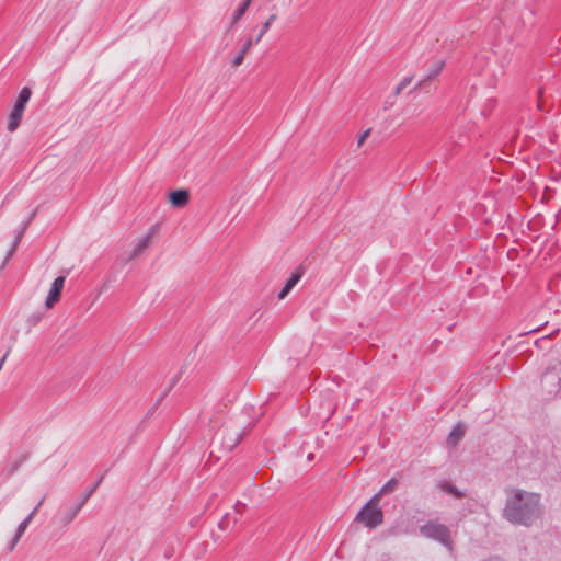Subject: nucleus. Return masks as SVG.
I'll list each match as a JSON object with an SVG mask.
<instances>
[{
  "label": "nucleus",
  "mask_w": 561,
  "mask_h": 561,
  "mask_svg": "<svg viewBox=\"0 0 561 561\" xmlns=\"http://www.w3.org/2000/svg\"><path fill=\"white\" fill-rule=\"evenodd\" d=\"M443 65H444V62H443V61H439V62H438V65H437V69H436V71H435L434 76H436V75L442 70Z\"/></svg>",
  "instance_id": "nucleus-23"
},
{
  "label": "nucleus",
  "mask_w": 561,
  "mask_h": 561,
  "mask_svg": "<svg viewBox=\"0 0 561 561\" xmlns=\"http://www.w3.org/2000/svg\"><path fill=\"white\" fill-rule=\"evenodd\" d=\"M442 489L447 491L448 493H451V494H455V495L459 496V494L450 485L442 484Z\"/></svg>",
  "instance_id": "nucleus-20"
},
{
  "label": "nucleus",
  "mask_w": 561,
  "mask_h": 561,
  "mask_svg": "<svg viewBox=\"0 0 561 561\" xmlns=\"http://www.w3.org/2000/svg\"><path fill=\"white\" fill-rule=\"evenodd\" d=\"M159 226L154 225L149 228L147 233L142 236L138 241L137 244L133 251V256L140 255L152 243L153 238L158 233Z\"/></svg>",
  "instance_id": "nucleus-6"
},
{
  "label": "nucleus",
  "mask_w": 561,
  "mask_h": 561,
  "mask_svg": "<svg viewBox=\"0 0 561 561\" xmlns=\"http://www.w3.org/2000/svg\"><path fill=\"white\" fill-rule=\"evenodd\" d=\"M378 496H373L369 502L358 512L355 520L367 528H375L383 520V514L379 506Z\"/></svg>",
  "instance_id": "nucleus-2"
},
{
  "label": "nucleus",
  "mask_w": 561,
  "mask_h": 561,
  "mask_svg": "<svg viewBox=\"0 0 561 561\" xmlns=\"http://www.w3.org/2000/svg\"><path fill=\"white\" fill-rule=\"evenodd\" d=\"M465 435V426L461 423H458L453 431L450 432L447 443L450 446H456L457 443Z\"/></svg>",
  "instance_id": "nucleus-11"
},
{
  "label": "nucleus",
  "mask_w": 561,
  "mask_h": 561,
  "mask_svg": "<svg viewBox=\"0 0 561 561\" xmlns=\"http://www.w3.org/2000/svg\"><path fill=\"white\" fill-rule=\"evenodd\" d=\"M300 278H301L300 272L293 273L290 275V277L287 279L284 288L279 293L278 298L284 299L289 294V291L296 286V284L300 280Z\"/></svg>",
  "instance_id": "nucleus-10"
},
{
  "label": "nucleus",
  "mask_w": 561,
  "mask_h": 561,
  "mask_svg": "<svg viewBox=\"0 0 561 561\" xmlns=\"http://www.w3.org/2000/svg\"><path fill=\"white\" fill-rule=\"evenodd\" d=\"M421 533L426 537L435 538L444 545H448L449 534L448 529L444 525L428 523L421 528Z\"/></svg>",
  "instance_id": "nucleus-3"
},
{
  "label": "nucleus",
  "mask_w": 561,
  "mask_h": 561,
  "mask_svg": "<svg viewBox=\"0 0 561 561\" xmlns=\"http://www.w3.org/2000/svg\"><path fill=\"white\" fill-rule=\"evenodd\" d=\"M275 19H276V15L273 14L265 21L257 38L255 39V43H259L262 39V37L265 35V33L270 30V27H271L272 23L275 21Z\"/></svg>",
  "instance_id": "nucleus-15"
},
{
  "label": "nucleus",
  "mask_w": 561,
  "mask_h": 561,
  "mask_svg": "<svg viewBox=\"0 0 561 561\" xmlns=\"http://www.w3.org/2000/svg\"><path fill=\"white\" fill-rule=\"evenodd\" d=\"M88 496L89 495L83 496L79 503L73 504L72 506H70L69 508H67L65 512H62L60 514V523L62 525H68L76 518V516L80 512L81 507L85 503Z\"/></svg>",
  "instance_id": "nucleus-8"
},
{
  "label": "nucleus",
  "mask_w": 561,
  "mask_h": 561,
  "mask_svg": "<svg viewBox=\"0 0 561 561\" xmlns=\"http://www.w3.org/2000/svg\"><path fill=\"white\" fill-rule=\"evenodd\" d=\"M244 57H245V54H242L241 51H239V53L234 56V58L232 59V61H231V66H232V68H234V69H236V68L240 67V66L243 64V61H244Z\"/></svg>",
  "instance_id": "nucleus-16"
},
{
  "label": "nucleus",
  "mask_w": 561,
  "mask_h": 561,
  "mask_svg": "<svg viewBox=\"0 0 561 561\" xmlns=\"http://www.w3.org/2000/svg\"><path fill=\"white\" fill-rule=\"evenodd\" d=\"M42 504V501L38 503V505L27 515V517L19 525L18 527V530L13 537V539L9 542L8 545V550L9 552H12L16 546V543L19 542L20 538L22 537V535L24 534V531L26 530V528L28 527L30 523L32 522V519L34 518L36 512H37V508L41 506Z\"/></svg>",
  "instance_id": "nucleus-7"
},
{
  "label": "nucleus",
  "mask_w": 561,
  "mask_h": 561,
  "mask_svg": "<svg viewBox=\"0 0 561 561\" xmlns=\"http://www.w3.org/2000/svg\"><path fill=\"white\" fill-rule=\"evenodd\" d=\"M25 106H26V102H22V101H21V100H19V99L16 100L15 105H14V107H15V108H20V110H22L23 112H24V110H25Z\"/></svg>",
  "instance_id": "nucleus-21"
},
{
  "label": "nucleus",
  "mask_w": 561,
  "mask_h": 561,
  "mask_svg": "<svg viewBox=\"0 0 561 561\" xmlns=\"http://www.w3.org/2000/svg\"><path fill=\"white\" fill-rule=\"evenodd\" d=\"M169 203L174 207H184L190 199V194L186 190H176L169 194Z\"/></svg>",
  "instance_id": "nucleus-9"
},
{
  "label": "nucleus",
  "mask_w": 561,
  "mask_h": 561,
  "mask_svg": "<svg viewBox=\"0 0 561 561\" xmlns=\"http://www.w3.org/2000/svg\"><path fill=\"white\" fill-rule=\"evenodd\" d=\"M23 111L20 110V108H13L10 117H9V121H8V129L10 131H14L18 126L20 125L21 121H22V117H23Z\"/></svg>",
  "instance_id": "nucleus-12"
},
{
  "label": "nucleus",
  "mask_w": 561,
  "mask_h": 561,
  "mask_svg": "<svg viewBox=\"0 0 561 561\" xmlns=\"http://www.w3.org/2000/svg\"><path fill=\"white\" fill-rule=\"evenodd\" d=\"M9 353H10V351H8V352L3 355V357L0 359V370L2 369V367H3V365H4V363H5V360H7L8 356H9Z\"/></svg>",
  "instance_id": "nucleus-22"
},
{
  "label": "nucleus",
  "mask_w": 561,
  "mask_h": 561,
  "mask_svg": "<svg viewBox=\"0 0 561 561\" xmlns=\"http://www.w3.org/2000/svg\"><path fill=\"white\" fill-rule=\"evenodd\" d=\"M31 89L25 87L23 88L21 91H20V94H19V100H21L22 102H28L30 98H31Z\"/></svg>",
  "instance_id": "nucleus-18"
},
{
  "label": "nucleus",
  "mask_w": 561,
  "mask_h": 561,
  "mask_svg": "<svg viewBox=\"0 0 561 561\" xmlns=\"http://www.w3.org/2000/svg\"><path fill=\"white\" fill-rule=\"evenodd\" d=\"M252 46H253V41H252L251 38H248V39L243 43V45H242V47H241L240 51H241L242 54H245V55H247V54H248V51L252 48Z\"/></svg>",
  "instance_id": "nucleus-19"
},
{
  "label": "nucleus",
  "mask_w": 561,
  "mask_h": 561,
  "mask_svg": "<svg viewBox=\"0 0 561 561\" xmlns=\"http://www.w3.org/2000/svg\"><path fill=\"white\" fill-rule=\"evenodd\" d=\"M370 131H371V129H370V128H367V129H365V130H364V131L358 136V138H357V144H356V145H357V148H360V147L365 144V141L367 140V138H368V137H369V135H370Z\"/></svg>",
  "instance_id": "nucleus-17"
},
{
  "label": "nucleus",
  "mask_w": 561,
  "mask_h": 561,
  "mask_svg": "<svg viewBox=\"0 0 561 561\" xmlns=\"http://www.w3.org/2000/svg\"><path fill=\"white\" fill-rule=\"evenodd\" d=\"M504 513L513 523L529 525L540 514L539 495L515 490L508 497Z\"/></svg>",
  "instance_id": "nucleus-1"
},
{
  "label": "nucleus",
  "mask_w": 561,
  "mask_h": 561,
  "mask_svg": "<svg viewBox=\"0 0 561 561\" xmlns=\"http://www.w3.org/2000/svg\"><path fill=\"white\" fill-rule=\"evenodd\" d=\"M65 285V277L58 276L54 279L51 283V286L49 288L48 295L45 300V307L47 309H51L59 300L61 296V290Z\"/></svg>",
  "instance_id": "nucleus-5"
},
{
  "label": "nucleus",
  "mask_w": 561,
  "mask_h": 561,
  "mask_svg": "<svg viewBox=\"0 0 561 561\" xmlns=\"http://www.w3.org/2000/svg\"><path fill=\"white\" fill-rule=\"evenodd\" d=\"M397 479H390L374 496H378V500H381L383 495L392 493L397 489Z\"/></svg>",
  "instance_id": "nucleus-14"
},
{
  "label": "nucleus",
  "mask_w": 561,
  "mask_h": 561,
  "mask_svg": "<svg viewBox=\"0 0 561 561\" xmlns=\"http://www.w3.org/2000/svg\"><path fill=\"white\" fill-rule=\"evenodd\" d=\"M251 2L252 0H244L243 3L233 12L230 23L231 26H234L241 20Z\"/></svg>",
  "instance_id": "nucleus-13"
},
{
  "label": "nucleus",
  "mask_w": 561,
  "mask_h": 561,
  "mask_svg": "<svg viewBox=\"0 0 561 561\" xmlns=\"http://www.w3.org/2000/svg\"><path fill=\"white\" fill-rule=\"evenodd\" d=\"M421 87V80L416 79L414 73L404 76L394 87L393 95L397 98L402 94H409Z\"/></svg>",
  "instance_id": "nucleus-4"
}]
</instances>
